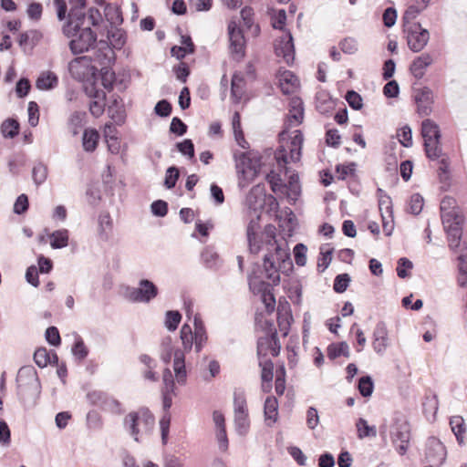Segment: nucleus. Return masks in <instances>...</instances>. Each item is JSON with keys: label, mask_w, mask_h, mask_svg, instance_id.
Instances as JSON below:
<instances>
[{"label": "nucleus", "mask_w": 467, "mask_h": 467, "mask_svg": "<svg viewBox=\"0 0 467 467\" xmlns=\"http://www.w3.org/2000/svg\"><path fill=\"white\" fill-rule=\"evenodd\" d=\"M46 338L50 345L58 346L60 344L58 329L56 327H49L46 331Z\"/></svg>", "instance_id": "62"}, {"label": "nucleus", "mask_w": 467, "mask_h": 467, "mask_svg": "<svg viewBox=\"0 0 467 467\" xmlns=\"http://www.w3.org/2000/svg\"><path fill=\"white\" fill-rule=\"evenodd\" d=\"M34 360L40 368H45L50 362V357L46 348H38L34 354Z\"/></svg>", "instance_id": "54"}, {"label": "nucleus", "mask_w": 467, "mask_h": 467, "mask_svg": "<svg viewBox=\"0 0 467 467\" xmlns=\"http://www.w3.org/2000/svg\"><path fill=\"white\" fill-rule=\"evenodd\" d=\"M446 449L442 442L436 438H430L426 443L425 458L431 466H439L446 459Z\"/></svg>", "instance_id": "18"}, {"label": "nucleus", "mask_w": 467, "mask_h": 467, "mask_svg": "<svg viewBox=\"0 0 467 467\" xmlns=\"http://www.w3.org/2000/svg\"><path fill=\"white\" fill-rule=\"evenodd\" d=\"M271 344L269 338H260L257 343V355L259 358V366L261 367V379L263 381V389L266 391L270 388L273 379L274 364L270 359L265 358L266 349Z\"/></svg>", "instance_id": "11"}, {"label": "nucleus", "mask_w": 467, "mask_h": 467, "mask_svg": "<svg viewBox=\"0 0 467 467\" xmlns=\"http://www.w3.org/2000/svg\"><path fill=\"white\" fill-rule=\"evenodd\" d=\"M86 94L92 99L89 105L90 113L96 117H100L105 109L106 93L104 89L99 88L96 83L84 85Z\"/></svg>", "instance_id": "17"}, {"label": "nucleus", "mask_w": 467, "mask_h": 467, "mask_svg": "<svg viewBox=\"0 0 467 467\" xmlns=\"http://www.w3.org/2000/svg\"><path fill=\"white\" fill-rule=\"evenodd\" d=\"M306 246L303 244H297L294 247V255L296 264L304 266L306 264Z\"/></svg>", "instance_id": "52"}, {"label": "nucleus", "mask_w": 467, "mask_h": 467, "mask_svg": "<svg viewBox=\"0 0 467 467\" xmlns=\"http://www.w3.org/2000/svg\"><path fill=\"white\" fill-rule=\"evenodd\" d=\"M414 99L420 115L428 116L431 113L434 97L429 88L416 89L414 91Z\"/></svg>", "instance_id": "21"}, {"label": "nucleus", "mask_w": 467, "mask_h": 467, "mask_svg": "<svg viewBox=\"0 0 467 467\" xmlns=\"http://www.w3.org/2000/svg\"><path fill=\"white\" fill-rule=\"evenodd\" d=\"M162 381L164 385V389L166 392H174L175 382L173 379V375L170 368H165L162 375Z\"/></svg>", "instance_id": "60"}, {"label": "nucleus", "mask_w": 467, "mask_h": 467, "mask_svg": "<svg viewBox=\"0 0 467 467\" xmlns=\"http://www.w3.org/2000/svg\"><path fill=\"white\" fill-rule=\"evenodd\" d=\"M50 245L54 249H61L68 244V231L66 229L57 230L50 234Z\"/></svg>", "instance_id": "35"}, {"label": "nucleus", "mask_w": 467, "mask_h": 467, "mask_svg": "<svg viewBox=\"0 0 467 467\" xmlns=\"http://www.w3.org/2000/svg\"><path fill=\"white\" fill-rule=\"evenodd\" d=\"M424 9L425 7H421L420 5H416L414 3L410 5L406 9L402 16L403 27H407L410 25H420V23L415 22V19Z\"/></svg>", "instance_id": "36"}, {"label": "nucleus", "mask_w": 467, "mask_h": 467, "mask_svg": "<svg viewBox=\"0 0 467 467\" xmlns=\"http://www.w3.org/2000/svg\"><path fill=\"white\" fill-rule=\"evenodd\" d=\"M275 51L277 57H282L286 64H291L295 59V47L290 33H285L279 37L275 44Z\"/></svg>", "instance_id": "20"}, {"label": "nucleus", "mask_w": 467, "mask_h": 467, "mask_svg": "<svg viewBox=\"0 0 467 467\" xmlns=\"http://www.w3.org/2000/svg\"><path fill=\"white\" fill-rule=\"evenodd\" d=\"M229 48L234 59H241L244 56L245 39L241 28L234 21L228 25Z\"/></svg>", "instance_id": "16"}, {"label": "nucleus", "mask_w": 467, "mask_h": 467, "mask_svg": "<svg viewBox=\"0 0 467 467\" xmlns=\"http://www.w3.org/2000/svg\"><path fill=\"white\" fill-rule=\"evenodd\" d=\"M68 70L74 78L85 84L95 83L97 68L92 65L90 57L87 56L73 59L68 64Z\"/></svg>", "instance_id": "8"}, {"label": "nucleus", "mask_w": 467, "mask_h": 467, "mask_svg": "<svg viewBox=\"0 0 467 467\" xmlns=\"http://www.w3.org/2000/svg\"><path fill=\"white\" fill-rule=\"evenodd\" d=\"M441 219L444 227H451L452 224H462L463 216L456 205L454 198L446 196L441 202Z\"/></svg>", "instance_id": "13"}, {"label": "nucleus", "mask_w": 467, "mask_h": 467, "mask_svg": "<svg viewBox=\"0 0 467 467\" xmlns=\"http://www.w3.org/2000/svg\"><path fill=\"white\" fill-rule=\"evenodd\" d=\"M27 111H28V122H29V124L32 127L36 126L37 123H38V119H39L38 105L36 102H34V101H30L28 103Z\"/></svg>", "instance_id": "59"}, {"label": "nucleus", "mask_w": 467, "mask_h": 467, "mask_svg": "<svg viewBox=\"0 0 467 467\" xmlns=\"http://www.w3.org/2000/svg\"><path fill=\"white\" fill-rule=\"evenodd\" d=\"M89 400L110 413L119 414L121 412L120 403L114 398L107 397L101 392H93L88 395Z\"/></svg>", "instance_id": "23"}, {"label": "nucleus", "mask_w": 467, "mask_h": 467, "mask_svg": "<svg viewBox=\"0 0 467 467\" xmlns=\"http://www.w3.org/2000/svg\"><path fill=\"white\" fill-rule=\"evenodd\" d=\"M194 51V46L190 36H182L181 46H175L171 47V53L172 57L177 59H182L188 54H192Z\"/></svg>", "instance_id": "31"}, {"label": "nucleus", "mask_w": 467, "mask_h": 467, "mask_svg": "<svg viewBox=\"0 0 467 467\" xmlns=\"http://www.w3.org/2000/svg\"><path fill=\"white\" fill-rule=\"evenodd\" d=\"M285 192L287 196L293 200L296 199V197L299 195L300 185L297 174H291L287 184H283V192Z\"/></svg>", "instance_id": "38"}, {"label": "nucleus", "mask_w": 467, "mask_h": 467, "mask_svg": "<svg viewBox=\"0 0 467 467\" xmlns=\"http://www.w3.org/2000/svg\"><path fill=\"white\" fill-rule=\"evenodd\" d=\"M346 99L352 109H360L362 108V99L357 92L348 91Z\"/></svg>", "instance_id": "63"}, {"label": "nucleus", "mask_w": 467, "mask_h": 467, "mask_svg": "<svg viewBox=\"0 0 467 467\" xmlns=\"http://www.w3.org/2000/svg\"><path fill=\"white\" fill-rule=\"evenodd\" d=\"M179 151L192 159L194 156V147L191 140H184L177 144Z\"/></svg>", "instance_id": "61"}, {"label": "nucleus", "mask_w": 467, "mask_h": 467, "mask_svg": "<svg viewBox=\"0 0 467 467\" xmlns=\"http://www.w3.org/2000/svg\"><path fill=\"white\" fill-rule=\"evenodd\" d=\"M266 201L265 189L263 184H256L248 192L245 199L247 213H254L257 220H260L261 212Z\"/></svg>", "instance_id": "14"}, {"label": "nucleus", "mask_w": 467, "mask_h": 467, "mask_svg": "<svg viewBox=\"0 0 467 467\" xmlns=\"http://www.w3.org/2000/svg\"><path fill=\"white\" fill-rule=\"evenodd\" d=\"M265 420L267 425L271 426L278 419V401L275 397H267L264 407Z\"/></svg>", "instance_id": "29"}, {"label": "nucleus", "mask_w": 467, "mask_h": 467, "mask_svg": "<svg viewBox=\"0 0 467 467\" xmlns=\"http://www.w3.org/2000/svg\"><path fill=\"white\" fill-rule=\"evenodd\" d=\"M231 84L232 98L234 102H239L244 94V82L243 76L240 73L234 74Z\"/></svg>", "instance_id": "37"}, {"label": "nucleus", "mask_w": 467, "mask_h": 467, "mask_svg": "<svg viewBox=\"0 0 467 467\" xmlns=\"http://www.w3.org/2000/svg\"><path fill=\"white\" fill-rule=\"evenodd\" d=\"M249 285L254 294L261 295V300L265 305L266 311L268 313L273 312L275 307V298L271 291L270 285L262 281H258L256 278H251L249 281Z\"/></svg>", "instance_id": "19"}, {"label": "nucleus", "mask_w": 467, "mask_h": 467, "mask_svg": "<svg viewBox=\"0 0 467 467\" xmlns=\"http://www.w3.org/2000/svg\"><path fill=\"white\" fill-rule=\"evenodd\" d=\"M253 16H254V12L249 7H244L241 11V17H242V19L244 21V26L247 28L251 29L253 34H258L259 27L257 26H254V25H253Z\"/></svg>", "instance_id": "50"}, {"label": "nucleus", "mask_w": 467, "mask_h": 467, "mask_svg": "<svg viewBox=\"0 0 467 467\" xmlns=\"http://www.w3.org/2000/svg\"><path fill=\"white\" fill-rule=\"evenodd\" d=\"M390 434L397 451L400 455H404L407 452L410 441V432L407 426L400 425L395 427V429L390 431Z\"/></svg>", "instance_id": "24"}, {"label": "nucleus", "mask_w": 467, "mask_h": 467, "mask_svg": "<svg viewBox=\"0 0 467 467\" xmlns=\"http://www.w3.org/2000/svg\"><path fill=\"white\" fill-rule=\"evenodd\" d=\"M251 217L250 222L247 226V240L249 244V249L253 254H258L262 249L261 243L257 239V231L259 229V220L256 219L254 213H248Z\"/></svg>", "instance_id": "25"}, {"label": "nucleus", "mask_w": 467, "mask_h": 467, "mask_svg": "<svg viewBox=\"0 0 467 467\" xmlns=\"http://www.w3.org/2000/svg\"><path fill=\"white\" fill-rule=\"evenodd\" d=\"M70 12L68 14V22L64 26L63 31L67 36H72L73 31L79 28L85 23V15L82 8L85 5V0H69Z\"/></svg>", "instance_id": "15"}, {"label": "nucleus", "mask_w": 467, "mask_h": 467, "mask_svg": "<svg viewBox=\"0 0 467 467\" xmlns=\"http://www.w3.org/2000/svg\"><path fill=\"white\" fill-rule=\"evenodd\" d=\"M421 135L424 140L426 155L432 161H440L443 172L449 169V159L443 154L441 145V130L439 125L431 119H426L421 123Z\"/></svg>", "instance_id": "4"}, {"label": "nucleus", "mask_w": 467, "mask_h": 467, "mask_svg": "<svg viewBox=\"0 0 467 467\" xmlns=\"http://www.w3.org/2000/svg\"><path fill=\"white\" fill-rule=\"evenodd\" d=\"M263 237L268 252L264 258L265 275L274 285H277L280 281V269L282 267L288 269L292 267L289 248L285 241L282 243L277 242L275 239V227L271 224L265 226Z\"/></svg>", "instance_id": "3"}, {"label": "nucleus", "mask_w": 467, "mask_h": 467, "mask_svg": "<svg viewBox=\"0 0 467 467\" xmlns=\"http://www.w3.org/2000/svg\"><path fill=\"white\" fill-rule=\"evenodd\" d=\"M358 437L364 439L367 437H376L377 430L375 426L368 425V421L362 418L358 419L356 423Z\"/></svg>", "instance_id": "39"}, {"label": "nucleus", "mask_w": 467, "mask_h": 467, "mask_svg": "<svg viewBox=\"0 0 467 467\" xmlns=\"http://www.w3.org/2000/svg\"><path fill=\"white\" fill-rule=\"evenodd\" d=\"M158 294L159 289L153 282L149 279H140L138 286L126 287L124 296L130 302L147 304L156 298Z\"/></svg>", "instance_id": "7"}, {"label": "nucleus", "mask_w": 467, "mask_h": 467, "mask_svg": "<svg viewBox=\"0 0 467 467\" xmlns=\"http://www.w3.org/2000/svg\"><path fill=\"white\" fill-rule=\"evenodd\" d=\"M105 16L112 24L122 22L121 12L117 5L108 4L104 8Z\"/></svg>", "instance_id": "41"}, {"label": "nucleus", "mask_w": 467, "mask_h": 467, "mask_svg": "<svg viewBox=\"0 0 467 467\" xmlns=\"http://www.w3.org/2000/svg\"><path fill=\"white\" fill-rule=\"evenodd\" d=\"M319 423V416L317 410L310 407L306 411V424L309 429L314 430Z\"/></svg>", "instance_id": "64"}, {"label": "nucleus", "mask_w": 467, "mask_h": 467, "mask_svg": "<svg viewBox=\"0 0 467 467\" xmlns=\"http://www.w3.org/2000/svg\"><path fill=\"white\" fill-rule=\"evenodd\" d=\"M32 177L36 185L42 184L47 177V168L42 163H38L33 168Z\"/></svg>", "instance_id": "48"}, {"label": "nucleus", "mask_w": 467, "mask_h": 467, "mask_svg": "<svg viewBox=\"0 0 467 467\" xmlns=\"http://www.w3.org/2000/svg\"><path fill=\"white\" fill-rule=\"evenodd\" d=\"M99 234L107 239L112 229V220L108 213L101 214L99 219Z\"/></svg>", "instance_id": "45"}, {"label": "nucleus", "mask_w": 467, "mask_h": 467, "mask_svg": "<svg viewBox=\"0 0 467 467\" xmlns=\"http://www.w3.org/2000/svg\"><path fill=\"white\" fill-rule=\"evenodd\" d=\"M202 259L207 267L213 268L217 266L219 256L218 254L210 248H206L202 253Z\"/></svg>", "instance_id": "51"}, {"label": "nucleus", "mask_w": 467, "mask_h": 467, "mask_svg": "<svg viewBox=\"0 0 467 467\" xmlns=\"http://www.w3.org/2000/svg\"><path fill=\"white\" fill-rule=\"evenodd\" d=\"M432 57L428 53H423L413 59L410 64V70L414 78L420 79L425 75L426 69L432 64Z\"/></svg>", "instance_id": "27"}, {"label": "nucleus", "mask_w": 467, "mask_h": 467, "mask_svg": "<svg viewBox=\"0 0 467 467\" xmlns=\"http://www.w3.org/2000/svg\"><path fill=\"white\" fill-rule=\"evenodd\" d=\"M389 347V337L387 326L384 322H379L373 331L372 348L378 355H384Z\"/></svg>", "instance_id": "22"}, {"label": "nucleus", "mask_w": 467, "mask_h": 467, "mask_svg": "<svg viewBox=\"0 0 467 467\" xmlns=\"http://www.w3.org/2000/svg\"><path fill=\"white\" fill-rule=\"evenodd\" d=\"M182 319V315L178 311H168L165 315V327L170 331H174Z\"/></svg>", "instance_id": "46"}, {"label": "nucleus", "mask_w": 467, "mask_h": 467, "mask_svg": "<svg viewBox=\"0 0 467 467\" xmlns=\"http://www.w3.org/2000/svg\"><path fill=\"white\" fill-rule=\"evenodd\" d=\"M358 41L353 37H346L340 43L341 50L347 54H354L358 50Z\"/></svg>", "instance_id": "57"}, {"label": "nucleus", "mask_w": 467, "mask_h": 467, "mask_svg": "<svg viewBox=\"0 0 467 467\" xmlns=\"http://www.w3.org/2000/svg\"><path fill=\"white\" fill-rule=\"evenodd\" d=\"M304 107L299 98H293L290 101V109L285 122V129L280 133L282 144L275 151V157L279 167L296 162L301 158L303 135L300 130H294L289 134V129L296 127L303 122Z\"/></svg>", "instance_id": "2"}, {"label": "nucleus", "mask_w": 467, "mask_h": 467, "mask_svg": "<svg viewBox=\"0 0 467 467\" xmlns=\"http://www.w3.org/2000/svg\"><path fill=\"white\" fill-rule=\"evenodd\" d=\"M423 198L419 193H415L410 197L409 209L411 213L419 214L423 208Z\"/></svg>", "instance_id": "55"}, {"label": "nucleus", "mask_w": 467, "mask_h": 467, "mask_svg": "<svg viewBox=\"0 0 467 467\" xmlns=\"http://www.w3.org/2000/svg\"><path fill=\"white\" fill-rule=\"evenodd\" d=\"M99 134L95 129H86L82 136V146L85 151L93 152L99 143Z\"/></svg>", "instance_id": "33"}, {"label": "nucleus", "mask_w": 467, "mask_h": 467, "mask_svg": "<svg viewBox=\"0 0 467 467\" xmlns=\"http://www.w3.org/2000/svg\"><path fill=\"white\" fill-rule=\"evenodd\" d=\"M374 385L372 379L368 376L362 377L358 381V390L364 397L371 396L373 392Z\"/></svg>", "instance_id": "49"}, {"label": "nucleus", "mask_w": 467, "mask_h": 467, "mask_svg": "<svg viewBox=\"0 0 467 467\" xmlns=\"http://www.w3.org/2000/svg\"><path fill=\"white\" fill-rule=\"evenodd\" d=\"M450 426L451 431L454 433L458 442L460 444L463 443L464 433L466 431V427L464 423V420L462 416H452L450 419Z\"/></svg>", "instance_id": "34"}, {"label": "nucleus", "mask_w": 467, "mask_h": 467, "mask_svg": "<svg viewBox=\"0 0 467 467\" xmlns=\"http://www.w3.org/2000/svg\"><path fill=\"white\" fill-rule=\"evenodd\" d=\"M193 331L189 324H184L181 328L180 337L183 349L174 348L170 337L165 338L161 345V358L164 363L173 358L174 378L180 385H184L187 379L185 352H189L193 346L195 351L200 352L207 341L204 325L198 316L193 317Z\"/></svg>", "instance_id": "1"}, {"label": "nucleus", "mask_w": 467, "mask_h": 467, "mask_svg": "<svg viewBox=\"0 0 467 467\" xmlns=\"http://www.w3.org/2000/svg\"><path fill=\"white\" fill-rule=\"evenodd\" d=\"M234 425L240 435H245L250 427L246 400L244 395H235L234 400Z\"/></svg>", "instance_id": "12"}, {"label": "nucleus", "mask_w": 467, "mask_h": 467, "mask_svg": "<svg viewBox=\"0 0 467 467\" xmlns=\"http://www.w3.org/2000/svg\"><path fill=\"white\" fill-rule=\"evenodd\" d=\"M403 32L408 47L412 52H420L429 43L430 32L428 29L423 28L420 24L403 27Z\"/></svg>", "instance_id": "10"}, {"label": "nucleus", "mask_w": 467, "mask_h": 467, "mask_svg": "<svg viewBox=\"0 0 467 467\" xmlns=\"http://www.w3.org/2000/svg\"><path fill=\"white\" fill-rule=\"evenodd\" d=\"M179 178V171L175 167H170L165 175L164 184L168 189L173 188Z\"/></svg>", "instance_id": "58"}, {"label": "nucleus", "mask_w": 467, "mask_h": 467, "mask_svg": "<svg viewBox=\"0 0 467 467\" xmlns=\"http://www.w3.org/2000/svg\"><path fill=\"white\" fill-rule=\"evenodd\" d=\"M397 137L401 145L409 148L412 145V132L409 126H404L397 131Z\"/></svg>", "instance_id": "47"}, {"label": "nucleus", "mask_w": 467, "mask_h": 467, "mask_svg": "<svg viewBox=\"0 0 467 467\" xmlns=\"http://www.w3.org/2000/svg\"><path fill=\"white\" fill-rule=\"evenodd\" d=\"M124 429L136 441H140V437L148 434L154 426V417L145 409L130 412L124 418Z\"/></svg>", "instance_id": "6"}, {"label": "nucleus", "mask_w": 467, "mask_h": 467, "mask_svg": "<svg viewBox=\"0 0 467 467\" xmlns=\"http://www.w3.org/2000/svg\"><path fill=\"white\" fill-rule=\"evenodd\" d=\"M238 186L247 187L259 174L260 158L252 152H234Z\"/></svg>", "instance_id": "5"}, {"label": "nucleus", "mask_w": 467, "mask_h": 467, "mask_svg": "<svg viewBox=\"0 0 467 467\" xmlns=\"http://www.w3.org/2000/svg\"><path fill=\"white\" fill-rule=\"evenodd\" d=\"M108 113L115 123L123 124L126 119V111L122 99H114L109 106Z\"/></svg>", "instance_id": "28"}, {"label": "nucleus", "mask_w": 467, "mask_h": 467, "mask_svg": "<svg viewBox=\"0 0 467 467\" xmlns=\"http://www.w3.org/2000/svg\"><path fill=\"white\" fill-rule=\"evenodd\" d=\"M112 54V50L107 46L105 47L103 61L100 63L104 65L100 71L102 76V85L105 88H110L114 80V73L107 67V65L110 63L111 59L109 55Z\"/></svg>", "instance_id": "30"}, {"label": "nucleus", "mask_w": 467, "mask_h": 467, "mask_svg": "<svg viewBox=\"0 0 467 467\" xmlns=\"http://www.w3.org/2000/svg\"><path fill=\"white\" fill-rule=\"evenodd\" d=\"M462 224H452L451 227H444L448 233L449 246L451 249H456L460 245L462 236Z\"/></svg>", "instance_id": "40"}, {"label": "nucleus", "mask_w": 467, "mask_h": 467, "mask_svg": "<svg viewBox=\"0 0 467 467\" xmlns=\"http://www.w3.org/2000/svg\"><path fill=\"white\" fill-rule=\"evenodd\" d=\"M19 130V124L15 119H6L1 125V132L5 138H14Z\"/></svg>", "instance_id": "43"}, {"label": "nucleus", "mask_w": 467, "mask_h": 467, "mask_svg": "<svg viewBox=\"0 0 467 467\" xmlns=\"http://www.w3.org/2000/svg\"><path fill=\"white\" fill-rule=\"evenodd\" d=\"M332 252L333 250L328 248L327 246H321L320 248V256L317 261V269L320 272H324L331 263L332 260Z\"/></svg>", "instance_id": "42"}, {"label": "nucleus", "mask_w": 467, "mask_h": 467, "mask_svg": "<svg viewBox=\"0 0 467 467\" xmlns=\"http://www.w3.org/2000/svg\"><path fill=\"white\" fill-rule=\"evenodd\" d=\"M350 282V277L348 274L338 275L335 278L334 290L337 293H343L347 290Z\"/></svg>", "instance_id": "53"}, {"label": "nucleus", "mask_w": 467, "mask_h": 467, "mask_svg": "<svg viewBox=\"0 0 467 467\" xmlns=\"http://www.w3.org/2000/svg\"><path fill=\"white\" fill-rule=\"evenodd\" d=\"M379 208L380 213H384L385 214H393L392 210V202L389 195L384 193L381 189H379Z\"/></svg>", "instance_id": "44"}, {"label": "nucleus", "mask_w": 467, "mask_h": 467, "mask_svg": "<svg viewBox=\"0 0 467 467\" xmlns=\"http://www.w3.org/2000/svg\"><path fill=\"white\" fill-rule=\"evenodd\" d=\"M57 83L58 79L54 72L44 71L36 79V86L40 90H48L57 87Z\"/></svg>", "instance_id": "32"}, {"label": "nucleus", "mask_w": 467, "mask_h": 467, "mask_svg": "<svg viewBox=\"0 0 467 467\" xmlns=\"http://www.w3.org/2000/svg\"><path fill=\"white\" fill-rule=\"evenodd\" d=\"M69 47L72 53L79 54L88 51L96 42L97 36L89 26H80L78 29L73 31Z\"/></svg>", "instance_id": "9"}, {"label": "nucleus", "mask_w": 467, "mask_h": 467, "mask_svg": "<svg viewBox=\"0 0 467 467\" xmlns=\"http://www.w3.org/2000/svg\"><path fill=\"white\" fill-rule=\"evenodd\" d=\"M278 82L284 94L294 93L299 88V80L297 77L289 70L279 71Z\"/></svg>", "instance_id": "26"}, {"label": "nucleus", "mask_w": 467, "mask_h": 467, "mask_svg": "<svg viewBox=\"0 0 467 467\" xmlns=\"http://www.w3.org/2000/svg\"><path fill=\"white\" fill-rule=\"evenodd\" d=\"M267 182L271 185L274 192H283V183L280 176L274 171H271L266 176Z\"/></svg>", "instance_id": "56"}]
</instances>
